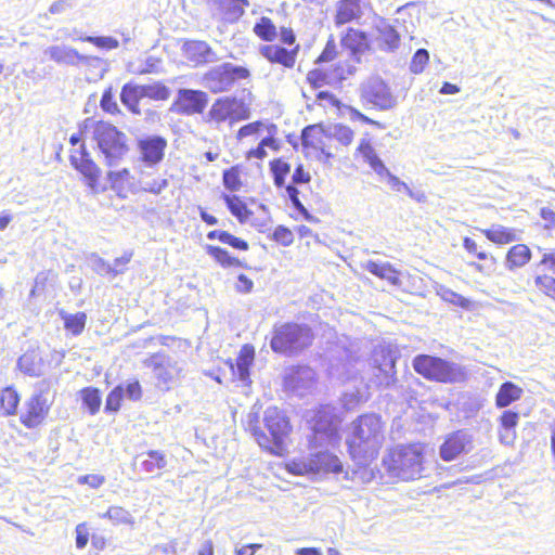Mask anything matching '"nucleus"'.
Here are the masks:
<instances>
[{
	"label": "nucleus",
	"instance_id": "obj_1",
	"mask_svg": "<svg viewBox=\"0 0 555 555\" xmlns=\"http://www.w3.org/2000/svg\"><path fill=\"white\" fill-rule=\"evenodd\" d=\"M293 429L287 412L276 405L267 408L261 420L258 413H248L244 423L260 450L276 457L288 454Z\"/></svg>",
	"mask_w": 555,
	"mask_h": 555
},
{
	"label": "nucleus",
	"instance_id": "obj_56",
	"mask_svg": "<svg viewBox=\"0 0 555 555\" xmlns=\"http://www.w3.org/2000/svg\"><path fill=\"white\" fill-rule=\"evenodd\" d=\"M100 106L105 113L109 115H117L120 113L118 104L114 99L112 87H108L104 90L100 100Z\"/></svg>",
	"mask_w": 555,
	"mask_h": 555
},
{
	"label": "nucleus",
	"instance_id": "obj_46",
	"mask_svg": "<svg viewBox=\"0 0 555 555\" xmlns=\"http://www.w3.org/2000/svg\"><path fill=\"white\" fill-rule=\"evenodd\" d=\"M270 171L272 173L275 186L282 188L285 185L286 178L291 172V164L284 158H274L269 163Z\"/></svg>",
	"mask_w": 555,
	"mask_h": 555
},
{
	"label": "nucleus",
	"instance_id": "obj_61",
	"mask_svg": "<svg viewBox=\"0 0 555 555\" xmlns=\"http://www.w3.org/2000/svg\"><path fill=\"white\" fill-rule=\"evenodd\" d=\"M286 469L295 476H305L313 474L309 459L306 461L294 460L286 464Z\"/></svg>",
	"mask_w": 555,
	"mask_h": 555
},
{
	"label": "nucleus",
	"instance_id": "obj_57",
	"mask_svg": "<svg viewBox=\"0 0 555 555\" xmlns=\"http://www.w3.org/2000/svg\"><path fill=\"white\" fill-rule=\"evenodd\" d=\"M338 57V50L336 42L333 38H330L320 55L317 57L315 63L317 64H323V63H330L335 61Z\"/></svg>",
	"mask_w": 555,
	"mask_h": 555
},
{
	"label": "nucleus",
	"instance_id": "obj_35",
	"mask_svg": "<svg viewBox=\"0 0 555 555\" xmlns=\"http://www.w3.org/2000/svg\"><path fill=\"white\" fill-rule=\"evenodd\" d=\"M222 184L231 193L238 192L245 184V167L235 164L222 171Z\"/></svg>",
	"mask_w": 555,
	"mask_h": 555
},
{
	"label": "nucleus",
	"instance_id": "obj_5",
	"mask_svg": "<svg viewBox=\"0 0 555 555\" xmlns=\"http://www.w3.org/2000/svg\"><path fill=\"white\" fill-rule=\"evenodd\" d=\"M314 338V332L310 325L288 321L273 325L270 347L274 353L295 357L310 348Z\"/></svg>",
	"mask_w": 555,
	"mask_h": 555
},
{
	"label": "nucleus",
	"instance_id": "obj_25",
	"mask_svg": "<svg viewBox=\"0 0 555 555\" xmlns=\"http://www.w3.org/2000/svg\"><path fill=\"white\" fill-rule=\"evenodd\" d=\"M362 16L361 0H339L336 5L334 23L343 26Z\"/></svg>",
	"mask_w": 555,
	"mask_h": 555
},
{
	"label": "nucleus",
	"instance_id": "obj_14",
	"mask_svg": "<svg viewBox=\"0 0 555 555\" xmlns=\"http://www.w3.org/2000/svg\"><path fill=\"white\" fill-rule=\"evenodd\" d=\"M208 104V95L202 90L181 89L171 104V111L183 116L203 114Z\"/></svg>",
	"mask_w": 555,
	"mask_h": 555
},
{
	"label": "nucleus",
	"instance_id": "obj_3",
	"mask_svg": "<svg viewBox=\"0 0 555 555\" xmlns=\"http://www.w3.org/2000/svg\"><path fill=\"white\" fill-rule=\"evenodd\" d=\"M386 441L385 422L376 413H363L351 423L347 451L358 465L367 466L375 461Z\"/></svg>",
	"mask_w": 555,
	"mask_h": 555
},
{
	"label": "nucleus",
	"instance_id": "obj_28",
	"mask_svg": "<svg viewBox=\"0 0 555 555\" xmlns=\"http://www.w3.org/2000/svg\"><path fill=\"white\" fill-rule=\"evenodd\" d=\"M356 156L363 158L365 163L378 175L387 173L388 170L378 157L373 144L367 138H362L356 149Z\"/></svg>",
	"mask_w": 555,
	"mask_h": 555
},
{
	"label": "nucleus",
	"instance_id": "obj_54",
	"mask_svg": "<svg viewBox=\"0 0 555 555\" xmlns=\"http://www.w3.org/2000/svg\"><path fill=\"white\" fill-rule=\"evenodd\" d=\"M271 240L281 246L287 247L294 243V234L289 228L278 225L271 234Z\"/></svg>",
	"mask_w": 555,
	"mask_h": 555
},
{
	"label": "nucleus",
	"instance_id": "obj_19",
	"mask_svg": "<svg viewBox=\"0 0 555 555\" xmlns=\"http://www.w3.org/2000/svg\"><path fill=\"white\" fill-rule=\"evenodd\" d=\"M107 180L119 197L125 198L129 193H138V180L129 168L108 171Z\"/></svg>",
	"mask_w": 555,
	"mask_h": 555
},
{
	"label": "nucleus",
	"instance_id": "obj_27",
	"mask_svg": "<svg viewBox=\"0 0 555 555\" xmlns=\"http://www.w3.org/2000/svg\"><path fill=\"white\" fill-rule=\"evenodd\" d=\"M138 192L160 194L167 186L168 180L157 171H140L138 179Z\"/></svg>",
	"mask_w": 555,
	"mask_h": 555
},
{
	"label": "nucleus",
	"instance_id": "obj_50",
	"mask_svg": "<svg viewBox=\"0 0 555 555\" xmlns=\"http://www.w3.org/2000/svg\"><path fill=\"white\" fill-rule=\"evenodd\" d=\"M143 98L154 101H166L170 96V90L163 82L142 86Z\"/></svg>",
	"mask_w": 555,
	"mask_h": 555
},
{
	"label": "nucleus",
	"instance_id": "obj_55",
	"mask_svg": "<svg viewBox=\"0 0 555 555\" xmlns=\"http://www.w3.org/2000/svg\"><path fill=\"white\" fill-rule=\"evenodd\" d=\"M429 63V53L426 49H418L412 60H411V64H410V70L413 73V74H421L424 72L425 67L428 65Z\"/></svg>",
	"mask_w": 555,
	"mask_h": 555
},
{
	"label": "nucleus",
	"instance_id": "obj_29",
	"mask_svg": "<svg viewBox=\"0 0 555 555\" xmlns=\"http://www.w3.org/2000/svg\"><path fill=\"white\" fill-rule=\"evenodd\" d=\"M205 250L215 260V262L223 269H237L247 267L244 260L233 256L223 247L217 245H206Z\"/></svg>",
	"mask_w": 555,
	"mask_h": 555
},
{
	"label": "nucleus",
	"instance_id": "obj_6",
	"mask_svg": "<svg viewBox=\"0 0 555 555\" xmlns=\"http://www.w3.org/2000/svg\"><path fill=\"white\" fill-rule=\"evenodd\" d=\"M92 138L103 154L107 166L116 165L130 151L126 133L108 121H94L92 125Z\"/></svg>",
	"mask_w": 555,
	"mask_h": 555
},
{
	"label": "nucleus",
	"instance_id": "obj_40",
	"mask_svg": "<svg viewBox=\"0 0 555 555\" xmlns=\"http://www.w3.org/2000/svg\"><path fill=\"white\" fill-rule=\"evenodd\" d=\"M531 250L526 244H516L506 253V266L509 270H515L526 266L531 260Z\"/></svg>",
	"mask_w": 555,
	"mask_h": 555
},
{
	"label": "nucleus",
	"instance_id": "obj_30",
	"mask_svg": "<svg viewBox=\"0 0 555 555\" xmlns=\"http://www.w3.org/2000/svg\"><path fill=\"white\" fill-rule=\"evenodd\" d=\"M483 236L495 245H507L518 240L517 230L501 224H493L487 229H480Z\"/></svg>",
	"mask_w": 555,
	"mask_h": 555
},
{
	"label": "nucleus",
	"instance_id": "obj_59",
	"mask_svg": "<svg viewBox=\"0 0 555 555\" xmlns=\"http://www.w3.org/2000/svg\"><path fill=\"white\" fill-rule=\"evenodd\" d=\"M82 41L90 42L94 44L99 49L103 50H114L118 48L119 42L116 38L113 37H94V36H88L85 38H81Z\"/></svg>",
	"mask_w": 555,
	"mask_h": 555
},
{
	"label": "nucleus",
	"instance_id": "obj_26",
	"mask_svg": "<svg viewBox=\"0 0 555 555\" xmlns=\"http://www.w3.org/2000/svg\"><path fill=\"white\" fill-rule=\"evenodd\" d=\"M343 48L350 51V54L357 56L359 53L369 49V39L366 33L358 28L349 27L340 38Z\"/></svg>",
	"mask_w": 555,
	"mask_h": 555
},
{
	"label": "nucleus",
	"instance_id": "obj_17",
	"mask_svg": "<svg viewBox=\"0 0 555 555\" xmlns=\"http://www.w3.org/2000/svg\"><path fill=\"white\" fill-rule=\"evenodd\" d=\"M470 438L463 429L454 430L447 435L439 447L440 457L444 462H451L466 451Z\"/></svg>",
	"mask_w": 555,
	"mask_h": 555
},
{
	"label": "nucleus",
	"instance_id": "obj_38",
	"mask_svg": "<svg viewBox=\"0 0 555 555\" xmlns=\"http://www.w3.org/2000/svg\"><path fill=\"white\" fill-rule=\"evenodd\" d=\"M143 99L142 86L126 83L120 91L121 103L132 113L140 114V101Z\"/></svg>",
	"mask_w": 555,
	"mask_h": 555
},
{
	"label": "nucleus",
	"instance_id": "obj_2",
	"mask_svg": "<svg viewBox=\"0 0 555 555\" xmlns=\"http://www.w3.org/2000/svg\"><path fill=\"white\" fill-rule=\"evenodd\" d=\"M256 37L267 42L259 49L261 56L271 65H279L284 69H293L297 64L300 44L292 27H278L268 16H261L253 26Z\"/></svg>",
	"mask_w": 555,
	"mask_h": 555
},
{
	"label": "nucleus",
	"instance_id": "obj_23",
	"mask_svg": "<svg viewBox=\"0 0 555 555\" xmlns=\"http://www.w3.org/2000/svg\"><path fill=\"white\" fill-rule=\"evenodd\" d=\"M183 52L188 60L195 64H206L216 60L211 47L203 40H188L183 44Z\"/></svg>",
	"mask_w": 555,
	"mask_h": 555
},
{
	"label": "nucleus",
	"instance_id": "obj_24",
	"mask_svg": "<svg viewBox=\"0 0 555 555\" xmlns=\"http://www.w3.org/2000/svg\"><path fill=\"white\" fill-rule=\"evenodd\" d=\"M519 418V413L514 410H504L501 413L498 418V433L501 442L512 443L515 440Z\"/></svg>",
	"mask_w": 555,
	"mask_h": 555
},
{
	"label": "nucleus",
	"instance_id": "obj_49",
	"mask_svg": "<svg viewBox=\"0 0 555 555\" xmlns=\"http://www.w3.org/2000/svg\"><path fill=\"white\" fill-rule=\"evenodd\" d=\"M125 399V389L122 385L115 386L106 396L105 399V412L106 413H117Z\"/></svg>",
	"mask_w": 555,
	"mask_h": 555
},
{
	"label": "nucleus",
	"instance_id": "obj_58",
	"mask_svg": "<svg viewBox=\"0 0 555 555\" xmlns=\"http://www.w3.org/2000/svg\"><path fill=\"white\" fill-rule=\"evenodd\" d=\"M463 247L469 255L475 256L479 260H486L490 258L493 262H495V258L489 256L486 250L480 249L478 243L469 236H465L463 238Z\"/></svg>",
	"mask_w": 555,
	"mask_h": 555
},
{
	"label": "nucleus",
	"instance_id": "obj_21",
	"mask_svg": "<svg viewBox=\"0 0 555 555\" xmlns=\"http://www.w3.org/2000/svg\"><path fill=\"white\" fill-rule=\"evenodd\" d=\"M263 131L267 132V135L270 133L276 134L278 127L272 122L267 124L262 120H255L240 127L236 131L235 139L238 142L251 143L257 141Z\"/></svg>",
	"mask_w": 555,
	"mask_h": 555
},
{
	"label": "nucleus",
	"instance_id": "obj_51",
	"mask_svg": "<svg viewBox=\"0 0 555 555\" xmlns=\"http://www.w3.org/2000/svg\"><path fill=\"white\" fill-rule=\"evenodd\" d=\"M332 140L335 139L344 146H349L354 139V131L347 125L337 124L334 126Z\"/></svg>",
	"mask_w": 555,
	"mask_h": 555
},
{
	"label": "nucleus",
	"instance_id": "obj_22",
	"mask_svg": "<svg viewBox=\"0 0 555 555\" xmlns=\"http://www.w3.org/2000/svg\"><path fill=\"white\" fill-rule=\"evenodd\" d=\"M255 361V348L253 345L245 344L242 346L235 362L233 363L231 360L228 361L229 367L234 373V367H236V374L238 379L243 382H249L250 377V369Z\"/></svg>",
	"mask_w": 555,
	"mask_h": 555
},
{
	"label": "nucleus",
	"instance_id": "obj_9",
	"mask_svg": "<svg viewBox=\"0 0 555 555\" xmlns=\"http://www.w3.org/2000/svg\"><path fill=\"white\" fill-rule=\"evenodd\" d=\"M69 163L72 167L80 173L82 182L93 193L105 191L102 169L92 158L86 144H81L79 149L70 150Z\"/></svg>",
	"mask_w": 555,
	"mask_h": 555
},
{
	"label": "nucleus",
	"instance_id": "obj_11",
	"mask_svg": "<svg viewBox=\"0 0 555 555\" xmlns=\"http://www.w3.org/2000/svg\"><path fill=\"white\" fill-rule=\"evenodd\" d=\"M302 151L307 157L319 160L328 159L334 156L332 151V135L327 133L320 124L309 125L301 131Z\"/></svg>",
	"mask_w": 555,
	"mask_h": 555
},
{
	"label": "nucleus",
	"instance_id": "obj_43",
	"mask_svg": "<svg viewBox=\"0 0 555 555\" xmlns=\"http://www.w3.org/2000/svg\"><path fill=\"white\" fill-rule=\"evenodd\" d=\"M60 315L67 333L73 336H79L85 331L87 324L86 312L66 313L62 311Z\"/></svg>",
	"mask_w": 555,
	"mask_h": 555
},
{
	"label": "nucleus",
	"instance_id": "obj_4",
	"mask_svg": "<svg viewBox=\"0 0 555 555\" xmlns=\"http://www.w3.org/2000/svg\"><path fill=\"white\" fill-rule=\"evenodd\" d=\"M386 473L400 481L423 478L427 469V446L413 441L390 447L382 462Z\"/></svg>",
	"mask_w": 555,
	"mask_h": 555
},
{
	"label": "nucleus",
	"instance_id": "obj_41",
	"mask_svg": "<svg viewBox=\"0 0 555 555\" xmlns=\"http://www.w3.org/2000/svg\"><path fill=\"white\" fill-rule=\"evenodd\" d=\"M207 238L210 241H219L235 250L247 251L249 249V244L246 240L235 236L225 230H211L207 233Z\"/></svg>",
	"mask_w": 555,
	"mask_h": 555
},
{
	"label": "nucleus",
	"instance_id": "obj_10",
	"mask_svg": "<svg viewBox=\"0 0 555 555\" xmlns=\"http://www.w3.org/2000/svg\"><path fill=\"white\" fill-rule=\"evenodd\" d=\"M53 401L43 391L30 395L20 413V423L29 430L40 428L47 423Z\"/></svg>",
	"mask_w": 555,
	"mask_h": 555
},
{
	"label": "nucleus",
	"instance_id": "obj_53",
	"mask_svg": "<svg viewBox=\"0 0 555 555\" xmlns=\"http://www.w3.org/2000/svg\"><path fill=\"white\" fill-rule=\"evenodd\" d=\"M538 289L555 301V278L551 275H538L534 279Z\"/></svg>",
	"mask_w": 555,
	"mask_h": 555
},
{
	"label": "nucleus",
	"instance_id": "obj_44",
	"mask_svg": "<svg viewBox=\"0 0 555 555\" xmlns=\"http://www.w3.org/2000/svg\"><path fill=\"white\" fill-rule=\"evenodd\" d=\"M79 396L82 405L87 409L90 415L99 413L102 404L101 390L96 387L88 386L79 390Z\"/></svg>",
	"mask_w": 555,
	"mask_h": 555
},
{
	"label": "nucleus",
	"instance_id": "obj_36",
	"mask_svg": "<svg viewBox=\"0 0 555 555\" xmlns=\"http://www.w3.org/2000/svg\"><path fill=\"white\" fill-rule=\"evenodd\" d=\"M21 402V396L13 386H5L0 390V415L4 417L14 416Z\"/></svg>",
	"mask_w": 555,
	"mask_h": 555
},
{
	"label": "nucleus",
	"instance_id": "obj_52",
	"mask_svg": "<svg viewBox=\"0 0 555 555\" xmlns=\"http://www.w3.org/2000/svg\"><path fill=\"white\" fill-rule=\"evenodd\" d=\"M330 78V69L325 72L320 68H313L309 70L306 76L307 82L310 85L312 89H319L325 86L326 83H328Z\"/></svg>",
	"mask_w": 555,
	"mask_h": 555
},
{
	"label": "nucleus",
	"instance_id": "obj_60",
	"mask_svg": "<svg viewBox=\"0 0 555 555\" xmlns=\"http://www.w3.org/2000/svg\"><path fill=\"white\" fill-rule=\"evenodd\" d=\"M93 122L94 120L91 118L82 120L78 126V131L69 137V144L73 146L79 145V147H81V144H86L83 137L89 130H92Z\"/></svg>",
	"mask_w": 555,
	"mask_h": 555
},
{
	"label": "nucleus",
	"instance_id": "obj_16",
	"mask_svg": "<svg viewBox=\"0 0 555 555\" xmlns=\"http://www.w3.org/2000/svg\"><path fill=\"white\" fill-rule=\"evenodd\" d=\"M144 363L153 370L158 384L164 386L165 390H169L180 372L176 364L171 363L169 358L163 353L151 354Z\"/></svg>",
	"mask_w": 555,
	"mask_h": 555
},
{
	"label": "nucleus",
	"instance_id": "obj_12",
	"mask_svg": "<svg viewBox=\"0 0 555 555\" xmlns=\"http://www.w3.org/2000/svg\"><path fill=\"white\" fill-rule=\"evenodd\" d=\"M250 72L244 66H235L231 63H224L218 67L208 70L204 79L214 93L229 90L237 80L248 79Z\"/></svg>",
	"mask_w": 555,
	"mask_h": 555
},
{
	"label": "nucleus",
	"instance_id": "obj_33",
	"mask_svg": "<svg viewBox=\"0 0 555 555\" xmlns=\"http://www.w3.org/2000/svg\"><path fill=\"white\" fill-rule=\"evenodd\" d=\"M524 390L520 386L513 382H504L499 387L495 395L494 403L498 409H504L520 400Z\"/></svg>",
	"mask_w": 555,
	"mask_h": 555
},
{
	"label": "nucleus",
	"instance_id": "obj_15",
	"mask_svg": "<svg viewBox=\"0 0 555 555\" xmlns=\"http://www.w3.org/2000/svg\"><path fill=\"white\" fill-rule=\"evenodd\" d=\"M168 146L167 139L160 135H147L137 141L139 160L147 166L155 167L165 158Z\"/></svg>",
	"mask_w": 555,
	"mask_h": 555
},
{
	"label": "nucleus",
	"instance_id": "obj_62",
	"mask_svg": "<svg viewBox=\"0 0 555 555\" xmlns=\"http://www.w3.org/2000/svg\"><path fill=\"white\" fill-rule=\"evenodd\" d=\"M55 278L53 271H41L39 272L34 281V286L30 291V296H35L38 292H41L46 286Z\"/></svg>",
	"mask_w": 555,
	"mask_h": 555
},
{
	"label": "nucleus",
	"instance_id": "obj_64",
	"mask_svg": "<svg viewBox=\"0 0 555 555\" xmlns=\"http://www.w3.org/2000/svg\"><path fill=\"white\" fill-rule=\"evenodd\" d=\"M382 40L389 50H393L400 43V36L393 27L387 26L382 30Z\"/></svg>",
	"mask_w": 555,
	"mask_h": 555
},
{
	"label": "nucleus",
	"instance_id": "obj_13",
	"mask_svg": "<svg viewBox=\"0 0 555 555\" xmlns=\"http://www.w3.org/2000/svg\"><path fill=\"white\" fill-rule=\"evenodd\" d=\"M373 377L377 388L388 389L397 384L396 358L390 350L382 349L375 353Z\"/></svg>",
	"mask_w": 555,
	"mask_h": 555
},
{
	"label": "nucleus",
	"instance_id": "obj_47",
	"mask_svg": "<svg viewBox=\"0 0 555 555\" xmlns=\"http://www.w3.org/2000/svg\"><path fill=\"white\" fill-rule=\"evenodd\" d=\"M338 440V430L334 427H314L311 435L308 437L309 450L317 449L322 446L323 439Z\"/></svg>",
	"mask_w": 555,
	"mask_h": 555
},
{
	"label": "nucleus",
	"instance_id": "obj_45",
	"mask_svg": "<svg viewBox=\"0 0 555 555\" xmlns=\"http://www.w3.org/2000/svg\"><path fill=\"white\" fill-rule=\"evenodd\" d=\"M359 62L357 56L351 55L347 60L339 59L331 68V79L343 81L356 72V64Z\"/></svg>",
	"mask_w": 555,
	"mask_h": 555
},
{
	"label": "nucleus",
	"instance_id": "obj_32",
	"mask_svg": "<svg viewBox=\"0 0 555 555\" xmlns=\"http://www.w3.org/2000/svg\"><path fill=\"white\" fill-rule=\"evenodd\" d=\"M139 457L140 470L145 474H160L167 466L166 454L158 450H149Z\"/></svg>",
	"mask_w": 555,
	"mask_h": 555
},
{
	"label": "nucleus",
	"instance_id": "obj_63",
	"mask_svg": "<svg viewBox=\"0 0 555 555\" xmlns=\"http://www.w3.org/2000/svg\"><path fill=\"white\" fill-rule=\"evenodd\" d=\"M133 257L132 251H125L120 257L114 259L113 267L108 269V273L113 275L121 274L127 270L128 263Z\"/></svg>",
	"mask_w": 555,
	"mask_h": 555
},
{
	"label": "nucleus",
	"instance_id": "obj_31",
	"mask_svg": "<svg viewBox=\"0 0 555 555\" xmlns=\"http://www.w3.org/2000/svg\"><path fill=\"white\" fill-rule=\"evenodd\" d=\"M267 147L274 152H278L281 149V142L276 134L270 133L269 135L261 138L257 146L245 152L244 157L246 160L262 162L268 156Z\"/></svg>",
	"mask_w": 555,
	"mask_h": 555
},
{
	"label": "nucleus",
	"instance_id": "obj_37",
	"mask_svg": "<svg viewBox=\"0 0 555 555\" xmlns=\"http://www.w3.org/2000/svg\"><path fill=\"white\" fill-rule=\"evenodd\" d=\"M221 198L231 215L235 217L240 223L247 222L253 216V211L240 196L234 194H223Z\"/></svg>",
	"mask_w": 555,
	"mask_h": 555
},
{
	"label": "nucleus",
	"instance_id": "obj_8",
	"mask_svg": "<svg viewBox=\"0 0 555 555\" xmlns=\"http://www.w3.org/2000/svg\"><path fill=\"white\" fill-rule=\"evenodd\" d=\"M251 116L249 104L243 99L233 95H225L216 99L205 117L208 125L219 127L228 122L230 126L247 120Z\"/></svg>",
	"mask_w": 555,
	"mask_h": 555
},
{
	"label": "nucleus",
	"instance_id": "obj_48",
	"mask_svg": "<svg viewBox=\"0 0 555 555\" xmlns=\"http://www.w3.org/2000/svg\"><path fill=\"white\" fill-rule=\"evenodd\" d=\"M102 517L108 519L115 526L134 524L130 513L122 506H109Z\"/></svg>",
	"mask_w": 555,
	"mask_h": 555
},
{
	"label": "nucleus",
	"instance_id": "obj_18",
	"mask_svg": "<svg viewBox=\"0 0 555 555\" xmlns=\"http://www.w3.org/2000/svg\"><path fill=\"white\" fill-rule=\"evenodd\" d=\"M308 459L313 474H340L344 470L339 457L328 450L313 452Z\"/></svg>",
	"mask_w": 555,
	"mask_h": 555
},
{
	"label": "nucleus",
	"instance_id": "obj_20",
	"mask_svg": "<svg viewBox=\"0 0 555 555\" xmlns=\"http://www.w3.org/2000/svg\"><path fill=\"white\" fill-rule=\"evenodd\" d=\"M363 269L392 286H400L402 283L400 270L390 262L369 260L363 264Z\"/></svg>",
	"mask_w": 555,
	"mask_h": 555
},
{
	"label": "nucleus",
	"instance_id": "obj_7",
	"mask_svg": "<svg viewBox=\"0 0 555 555\" xmlns=\"http://www.w3.org/2000/svg\"><path fill=\"white\" fill-rule=\"evenodd\" d=\"M413 370L429 382L452 384L463 378L460 366L442 358L430 354H417L412 361Z\"/></svg>",
	"mask_w": 555,
	"mask_h": 555
},
{
	"label": "nucleus",
	"instance_id": "obj_42",
	"mask_svg": "<svg viewBox=\"0 0 555 555\" xmlns=\"http://www.w3.org/2000/svg\"><path fill=\"white\" fill-rule=\"evenodd\" d=\"M46 53L51 60L60 64H76L83 60L77 50L70 47L52 46Z\"/></svg>",
	"mask_w": 555,
	"mask_h": 555
},
{
	"label": "nucleus",
	"instance_id": "obj_34",
	"mask_svg": "<svg viewBox=\"0 0 555 555\" xmlns=\"http://www.w3.org/2000/svg\"><path fill=\"white\" fill-rule=\"evenodd\" d=\"M221 16L229 22L238 21L249 7L248 0H216Z\"/></svg>",
	"mask_w": 555,
	"mask_h": 555
},
{
	"label": "nucleus",
	"instance_id": "obj_39",
	"mask_svg": "<svg viewBox=\"0 0 555 555\" xmlns=\"http://www.w3.org/2000/svg\"><path fill=\"white\" fill-rule=\"evenodd\" d=\"M42 359L34 350L26 351L17 360V369L25 375L38 377L41 375Z\"/></svg>",
	"mask_w": 555,
	"mask_h": 555
}]
</instances>
